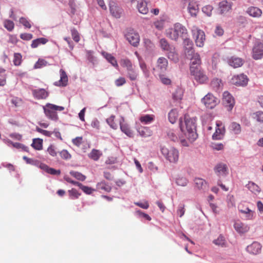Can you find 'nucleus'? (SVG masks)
Listing matches in <instances>:
<instances>
[{
	"mask_svg": "<svg viewBox=\"0 0 263 263\" xmlns=\"http://www.w3.org/2000/svg\"><path fill=\"white\" fill-rule=\"evenodd\" d=\"M196 122L195 118H190L187 115L184 116L183 120L181 118L179 119L180 130L184 134L190 142H194L198 137L196 133Z\"/></svg>",
	"mask_w": 263,
	"mask_h": 263,
	"instance_id": "1",
	"label": "nucleus"
},
{
	"mask_svg": "<svg viewBox=\"0 0 263 263\" xmlns=\"http://www.w3.org/2000/svg\"><path fill=\"white\" fill-rule=\"evenodd\" d=\"M187 34V29L182 24L176 23L173 28L166 31V35L172 40L177 41L179 37L184 38Z\"/></svg>",
	"mask_w": 263,
	"mask_h": 263,
	"instance_id": "2",
	"label": "nucleus"
},
{
	"mask_svg": "<svg viewBox=\"0 0 263 263\" xmlns=\"http://www.w3.org/2000/svg\"><path fill=\"white\" fill-rule=\"evenodd\" d=\"M43 109L46 116L49 119L56 121L59 118L56 111H62L64 109L63 106L47 103L43 106Z\"/></svg>",
	"mask_w": 263,
	"mask_h": 263,
	"instance_id": "3",
	"label": "nucleus"
},
{
	"mask_svg": "<svg viewBox=\"0 0 263 263\" xmlns=\"http://www.w3.org/2000/svg\"><path fill=\"white\" fill-rule=\"evenodd\" d=\"M162 155L171 163H176L179 159L178 151L173 147L167 148L165 146H161Z\"/></svg>",
	"mask_w": 263,
	"mask_h": 263,
	"instance_id": "4",
	"label": "nucleus"
},
{
	"mask_svg": "<svg viewBox=\"0 0 263 263\" xmlns=\"http://www.w3.org/2000/svg\"><path fill=\"white\" fill-rule=\"evenodd\" d=\"M192 32L196 45L199 47H203L205 41L204 32L196 27H194Z\"/></svg>",
	"mask_w": 263,
	"mask_h": 263,
	"instance_id": "5",
	"label": "nucleus"
},
{
	"mask_svg": "<svg viewBox=\"0 0 263 263\" xmlns=\"http://www.w3.org/2000/svg\"><path fill=\"white\" fill-rule=\"evenodd\" d=\"M263 57V43L259 41L256 42L252 48V58L256 60H260Z\"/></svg>",
	"mask_w": 263,
	"mask_h": 263,
	"instance_id": "6",
	"label": "nucleus"
},
{
	"mask_svg": "<svg viewBox=\"0 0 263 263\" xmlns=\"http://www.w3.org/2000/svg\"><path fill=\"white\" fill-rule=\"evenodd\" d=\"M201 102L207 108L212 109L217 104V101L216 98L211 93H208L202 99Z\"/></svg>",
	"mask_w": 263,
	"mask_h": 263,
	"instance_id": "7",
	"label": "nucleus"
},
{
	"mask_svg": "<svg viewBox=\"0 0 263 263\" xmlns=\"http://www.w3.org/2000/svg\"><path fill=\"white\" fill-rule=\"evenodd\" d=\"M125 37L128 42L135 47L138 46L139 43L140 37L139 34L134 31L130 30L125 34Z\"/></svg>",
	"mask_w": 263,
	"mask_h": 263,
	"instance_id": "8",
	"label": "nucleus"
},
{
	"mask_svg": "<svg viewBox=\"0 0 263 263\" xmlns=\"http://www.w3.org/2000/svg\"><path fill=\"white\" fill-rule=\"evenodd\" d=\"M222 103L227 107L228 111H231L234 105V100L228 91L223 92Z\"/></svg>",
	"mask_w": 263,
	"mask_h": 263,
	"instance_id": "9",
	"label": "nucleus"
},
{
	"mask_svg": "<svg viewBox=\"0 0 263 263\" xmlns=\"http://www.w3.org/2000/svg\"><path fill=\"white\" fill-rule=\"evenodd\" d=\"M190 72L191 74L194 77L195 79L201 83L205 82L207 80V77L203 71L200 70V68L194 69L192 67Z\"/></svg>",
	"mask_w": 263,
	"mask_h": 263,
	"instance_id": "10",
	"label": "nucleus"
},
{
	"mask_svg": "<svg viewBox=\"0 0 263 263\" xmlns=\"http://www.w3.org/2000/svg\"><path fill=\"white\" fill-rule=\"evenodd\" d=\"M248 82V79L247 76L243 73L234 76L232 79V83L238 86H246Z\"/></svg>",
	"mask_w": 263,
	"mask_h": 263,
	"instance_id": "11",
	"label": "nucleus"
},
{
	"mask_svg": "<svg viewBox=\"0 0 263 263\" xmlns=\"http://www.w3.org/2000/svg\"><path fill=\"white\" fill-rule=\"evenodd\" d=\"M234 228L239 234H242L248 232L250 230V227L240 220H237L234 222Z\"/></svg>",
	"mask_w": 263,
	"mask_h": 263,
	"instance_id": "12",
	"label": "nucleus"
},
{
	"mask_svg": "<svg viewBox=\"0 0 263 263\" xmlns=\"http://www.w3.org/2000/svg\"><path fill=\"white\" fill-rule=\"evenodd\" d=\"M109 6L110 13L112 16L116 18H120L123 12L122 9L117 6L113 1L110 2Z\"/></svg>",
	"mask_w": 263,
	"mask_h": 263,
	"instance_id": "13",
	"label": "nucleus"
},
{
	"mask_svg": "<svg viewBox=\"0 0 263 263\" xmlns=\"http://www.w3.org/2000/svg\"><path fill=\"white\" fill-rule=\"evenodd\" d=\"M216 126L217 128L216 129V131L213 135V139L215 140L221 139L224 134L225 129L223 126H222V123L220 122H216Z\"/></svg>",
	"mask_w": 263,
	"mask_h": 263,
	"instance_id": "14",
	"label": "nucleus"
},
{
	"mask_svg": "<svg viewBox=\"0 0 263 263\" xmlns=\"http://www.w3.org/2000/svg\"><path fill=\"white\" fill-rule=\"evenodd\" d=\"M261 248L260 244L256 241H254L251 245L248 246L246 250L249 253L256 255L260 252Z\"/></svg>",
	"mask_w": 263,
	"mask_h": 263,
	"instance_id": "15",
	"label": "nucleus"
},
{
	"mask_svg": "<svg viewBox=\"0 0 263 263\" xmlns=\"http://www.w3.org/2000/svg\"><path fill=\"white\" fill-rule=\"evenodd\" d=\"M33 97L37 99H45L49 95V93L45 89L39 88L32 90Z\"/></svg>",
	"mask_w": 263,
	"mask_h": 263,
	"instance_id": "16",
	"label": "nucleus"
},
{
	"mask_svg": "<svg viewBox=\"0 0 263 263\" xmlns=\"http://www.w3.org/2000/svg\"><path fill=\"white\" fill-rule=\"evenodd\" d=\"M191 60L190 63V71L192 67L194 69H197L200 68V65L201 64V59L200 55L198 53H196L194 55L189 58Z\"/></svg>",
	"mask_w": 263,
	"mask_h": 263,
	"instance_id": "17",
	"label": "nucleus"
},
{
	"mask_svg": "<svg viewBox=\"0 0 263 263\" xmlns=\"http://www.w3.org/2000/svg\"><path fill=\"white\" fill-rule=\"evenodd\" d=\"M246 13L250 16L258 18L261 16L262 11L257 7H249L246 10Z\"/></svg>",
	"mask_w": 263,
	"mask_h": 263,
	"instance_id": "18",
	"label": "nucleus"
},
{
	"mask_svg": "<svg viewBox=\"0 0 263 263\" xmlns=\"http://www.w3.org/2000/svg\"><path fill=\"white\" fill-rule=\"evenodd\" d=\"M168 61L167 59L164 57L159 58L157 62L156 68L161 72H165L167 67Z\"/></svg>",
	"mask_w": 263,
	"mask_h": 263,
	"instance_id": "19",
	"label": "nucleus"
},
{
	"mask_svg": "<svg viewBox=\"0 0 263 263\" xmlns=\"http://www.w3.org/2000/svg\"><path fill=\"white\" fill-rule=\"evenodd\" d=\"M215 172L218 176H225L228 173V167L226 164L220 163L214 168Z\"/></svg>",
	"mask_w": 263,
	"mask_h": 263,
	"instance_id": "20",
	"label": "nucleus"
},
{
	"mask_svg": "<svg viewBox=\"0 0 263 263\" xmlns=\"http://www.w3.org/2000/svg\"><path fill=\"white\" fill-rule=\"evenodd\" d=\"M60 80L59 82L54 83V85L60 86H66L67 85L68 77L66 72L62 69L60 70Z\"/></svg>",
	"mask_w": 263,
	"mask_h": 263,
	"instance_id": "21",
	"label": "nucleus"
},
{
	"mask_svg": "<svg viewBox=\"0 0 263 263\" xmlns=\"http://www.w3.org/2000/svg\"><path fill=\"white\" fill-rule=\"evenodd\" d=\"M137 8L143 14H146L148 12L147 4L144 0H137Z\"/></svg>",
	"mask_w": 263,
	"mask_h": 263,
	"instance_id": "22",
	"label": "nucleus"
},
{
	"mask_svg": "<svg viewBox=\"0 0 263 263\" xmlns=\"http://www.w3.org/2000/svg\"><path fill=\"white\" fill-rule=\"evenodd\" d=\"M232 3L227 1H222L219 3V7L221 14H224L232 8Z\"/></svg>",
	"mask_w": 263,
	"mask_h": 263,
	"instance_id": "23",
	"label": "nucleus"
},
{
	"mask_svg": "<svg viewBox=\"0 0 263 263\" xmlns=\"http://www.w3.org/2000/svg\"><path fill=\"white\" fill-rule=\"evenodd\" d=\"M166 51V56L170 60L173 61L174 63H177L179 61L178 54L174 46Z\"/></svg>",
	"mask_w": 263,
	"mask_h": 263,
	"instance_id": "24",
	"label": "nucleus"
},
{
	"mask_svg": "<svg viewBox=\"0 0 263 263\" xmlns=\"http://www.w3.org/2000/svg\"><path fill=\"white\" fill-rule=\"evenodd\" d=\"M239 211L243 215V218L246 220H252L254 218V212L248 208L239 209Z\"/></svg>",
	"mask_w": 263,
	"mask_h": 263,
	"instance_id": "25",
	"label": "nucleus"
},
{
	"mask_svg": "<svg viewBox=\"0 0 263 263\" xmlns=\"http://www.w3.org/2000/svg\"><path fill=\"white\" fill-rule=\"evenodd\" d=\"M243 60L240 58L233 57L229 60V64L234 68H238L243 65Z\"/></svg>",
	"mask_w": 263,
	"mask_h": 263,
	"instance_id": "26",
	"label": "nucleus"
},
{
	"mask_svg": "<svg viewBox=\"0 0 263 263\" xmlns=\"http://www.w3.org/2000/svg\"><path fill=\"white\" fill-rule=\"evenodd\" d=\"M122 121H124V119L122 118L120 121V129L121 131L126 135L129 137L133 136V133L132 130L129 127L128 125L127 124L122 123Z\"/></svg>",
	"mask_w": 263,
	"mask_h": 263,
	"instance_id": "27",
	"label": "nucleus"
},
{
	"mask_svg": "<svg viewBox=\"0 0 263 263\" xmlns=\"http://www.w3.org/2000/svg\"><path fill=\"white\" fill-rule=\"evenodd\" d=\"M102 54L103 57L105 58L106 60L109 62L113 66L118 67V64L115 58L113 57L111 54L103 51L102 52Z\"/></svg>",
	"mask_w": 263,
	"mask_h": 263,
	"instance_id": "28",
	"label": "nucleus"
},
{
	"mask_svg": "<svg viewBox=\"0 0 263 263\" xmlns=\"http://www.w3.org/2000/svg\"><path fill=\"white\" fill-rule=\"evenodd\" d=\"M183 94V91L182 88L177 87L172 94L173 99L176 101L182 99Z\"/></svg>",
	"mask_w": 263,
	"mask_h": 263,
	"instance_id": "29",
	"label": "nucleus"
},
{
	"mask_svg": "<svg viewBox=\"0 0 263 263\" xmlns=\"http://www.w3.org/2000/svg\"><path fill=\"white\" fill-rule=\"evenodd\" d=\"M187 9L189 12L192 16H196V14L198 12V5L195 3H189Z\"/></svg>",
	"mask_w": 263,
	"mask_h": 263,
	"instance_id": "30",
	"label": "nucleus"
},
{
	"mask_svg": "<svg viewBox=\"0 0 263 263\" xmlns=\"http://www.w3.org/2000/svg\"><path fill=\"white\" fill-rule=\"evenodd\" d=\"M74 184H77L78 186L86 194H91L95 190L92 187H88L83 185L82 183L79 182H71Z\"/></svg>",
	"mask_w": 263,
	"mask_h": 263,
	"instance_id": "31",
	"label": "nucleus"
},
{
	"mask_svg": "<svg viewBox=\"0 0 263 263\" xmlns=\"http://www.w3.org/2000/svg\"><path fill=\"white\" fill-rule=\"evenodd\" d=\"M178 118V111L176 109H172L168 114V118L169 121L174 124L176 122Z\"/></svg>",
	"mask_w": 263,
	"mask_h": 263,
	"instance_id": "32",
	"label": "nucleus"
},
{
	"mask_svg": "<svg viewBox=\"0 0 263 263\" xmlns=\"http://www.w3.org/2000/svg\"><path fill=\"white\" fill-rule=\"evenodd\" d=\"M247 186L248 189L254 194H257L260 191V187L254 182H249Z\"/></svg>",
	"mask_w": 263,
	"mask_h": 263,
	"instance_id": "33",
	"label": "nucleus"
},
{
	"mask_svg": "<svg viewBox=\"0 0 263 263\" xmlns=\"http://www.w3.org/2000/svg\"><path fill=\"white\" fill-rule=\"evenodd\" d=\"M32 146L35 149L40 151L43 148V140L40 138H35L33 140Z\"/></svg>",
	"mask_w": 263,
	"mask_h": 263,
	"instance_id": "34",
	"label": "nucleus"
},
{
	"mask_svg": "<svg viewBox=\"0 0 263 263\" xmlns=\"http://www.w3.org/2000/svg\"><path fill=\"white\" fill-rule=\"evenodd\" d=\"M41 168L45 170L48 173L52 175H59L60 174V170H56L55 169L49 168L47 165L43 163L40 164Z\"/></svg>",
	"mask_w": 263,
	"mask_h": 263,
	"instance_id": "35",
	"label": "nucleus"
},
{
	"mask_svg": "<svg viewBox=\"0 0 263 263\" xmlns=\"http://www.w3.org/2000/svg\"><path fill=\"white\" fill-rule=\"evenodd\" d=\"M127 77L131 80L135 81L138 76V72L134 67L126 70Z\"/></svg>",
	"mask_w": 263,
	"mask_h": 263,
	"instance_id": "36",
	"label": "nucleus"
},
{
	"mask_svg": "<svg viewBox=\"0 0 263 263\" xmlns=\"http://www.w3.org/2000/svg\"><path fill=\"white\" fill-rule=\"evenodd\" d=\"M101 155L102 153L100 151L95 149H93L88 155L89 157L95 161L99 160Z\"/></svg>",
	"mask_w": 263,
	"mask_h": 263,
	"instance_id": "37",
	"label": "nucleus"
},
{
	"mask_svg": "<svg viewBox=\"0 0 263 263\" xmlns=\"http://www.w3.org/2000/svg\"><path fill=\"white\" fill-rule=\"evenodd\" d=\"M166 134L168 138H169L171 140L174 142L178 140L177 132L175 130L168 129L166 131Z\"/></svg>",
	"mask_w": 263,
	"mask_h": 263,
	"instance_id": "38",
	"label": "nucleus"
},
{
	"mask_svg": "<svg viewBox=\"0 0 263 263\" xmlns=\"http://www.w3.org/2000/svg\"><path fill=\"white\" fill-rule=\"evenodd\" d=\"M138 132L141 136L143 137H147L152 135V132L147 127L140 128Z\"/></svg>",
	"mask_w": 263,
	"mask_h": 263,
	"instance_id": "39",
	"label": "nucleus"
},
{
	"mask_svg": "<svg viewBox=\"0 0 263 263\" xmlns=\"http://www.w3.org/2000/svg\"><path fill=\"white\" fill-rule=\"evenodd\" d=\"M159 43L162 49L166 51L173 47V46H171L167 40L164 38L161 39L159 41Z\"/></svg>",
	"mask_w": 263,
	"mask_h": 263,
	"instance_id": "40",
	"label": "nucleus"
},
{
	"mask_svg": "<svg viewBox=\"0 0 263 263\" xmlns=\"http://www.w3.org/2000/svg\"><path fill=\"white\" fill-rule=\"evenodd\" d=\"M165 20V17H161L160 20H158L155 22L154 23L155 27L159 30H162L164 27Z\"/></svg>",
	"mask_w": 263,
	"mask_h": 263,
	"instance_id": "41",
	"label": "nucleus"
},
{
	"mask_svg": "<svg viewBox=\"0 0 263 263\" xmlns=\"http://www.w3.org/2000/svg\"><path fill=\"white\" fill-rule=\"evenodd\" d=\"M70 174L71 176L79 181H84L86 179V177L84 175L78 172L71 171L70 172Z\"/></svg>",
	"mask_w": 263,
	"mask_h": 263,
	"instance_id": "42",
	"label": "nucleus"
},
{
	"mask_svg": "<svg viewBox=\"0 0 263 263\" xmlns=\"http://www.w3.org/2000/svg\"><path fill=\"white\" fill-rule=\"evenodd\" d=\"M230 129L235 134H239L241 132L240 124L236 122H233L230 126Z\"/></svg>",
	"mask_w": 263,
	"mask_h": 263,
	"instance_id": "43",
	"label": "nucleus"
},
{
	"mask_svg": "<svg viewBox=\"0 0 263 263\" xmlns=\"http://www.w3.org/2000/svg\"><path fill=\"white\" fill-rule=\"evenodd\" d=\"M140 120L142 123L148 124L151 123L154 120V116L153 115H146L141 116L140 118Z\"/></svg>",
	"mask_w": 263,
	"mask_h": 263,
	"instance_id": "44",
	"label": "nucleus"
},
{
	"mask_svg": "<svg viewBox=\"0 0 263 263\" xmlns=\"http://www.w3.org/2000/svg\"><path fill=\"white\" fill-rule=\"evenodd\" d=\"M4 26L8 31H12L14 29V24L12 21L6 20L4 22Z\"/></svg>",
	"mask_w": 263,
	"mask_h": 263,
	"instance_id": "45",
	"label": "nucleus"
},
{
	"mask_svg": "<svg viewBox=\"0 0 263 263\" xmlns=\"http://www.w3.org/2000/svg\"><path fill=\"white\" fill-rule=\"evenodd\" d=\"M213 243L217 246L222 247H225L226 243L224 237L221 235H220L216 239H215L213 241Z\"/></svg>",
	"mask_w": 263,
	"mask_h": 263,
	"instance_id": "46",
	"label": "nucleus"
},
{
	"mask_svg": "<svg viewBox=\"0 0 263 263\" xmlns=\"http://www.w3.org/2000/svg\"><path fill=\"white\" fill-rule=\"evenodd\" d=\"M139 65L141 69L142 70L144 76L146 78L149 77V72L148 69L147 68L146 65L145 63L142 61H139Z\"/></svg>",
	"mask_w": 263,
	"mask_h": 263,
	"instance_id": "47",
	"label": "nucleus"
},
{
	"mask_svg": "<svg viewBox=\"0 0 263 263\" xmlns=\"http://www.w3.org/2000/svg\"><path fill=\"white\" fill-rule=\"evenodd\" d=\"M87 60L93 65H95L97 63V59L93 55V52L92 51H87Z\"/></svg>",
	"mask_w": 263,
	"mask_h": 263,
	"instance_id": "48",
	"label": "nucleus"
},
{
	"mask_svg": "<svg viewBox=\"0 0 263 263\" xmlns=\"http://www.w3.org/2000/svg\"><path fill=\"white\" fill-rule=\"evenodd\" d=\"M184 53L187 58H189L196 54V53L194 52L193 47L185 46V48H184Z\"/></svg>",
	"mask_w": 263,
	"mask_h": 263,
	"instance_id": "49",
	"label": "nucleus"
},
{
	"mask_svg": "<svg viewBox=\"0 0 263 263\" xmlns=\"http://www.w3.org/2000/svg\"><path fill=\"white\" fill-rule=\"evenodd\" d=\"M68 193L70 198L71 199H77L81 195V194L79 193L76 189H71V190H69Z\"/></svg>",
	"mask_w": 263,
	"mask_h": 263,
	"instance_id": "50",
	"label": "nucleus"
},
{
	"mask_svg": "<svg viewBox=\"0 0 263 263\" xmlns=\"http://www.w3.org/2000/svg\"><path fill=\"white\" fill-rule=\"evenodd\" d=\"M253 115L254 118L256 119L257 121L263 123V111H256L253 114Z\"/></svg>",
	"mask_w": 263,
	"mask_h": 263,
	"instance_id": "51",
	"label": "nucleus"
},
{
	"mask_svg": "<svg viewBox=\"0 0 263 263\" xmlns=\"http://www.w3.org/2000/svg\"><path fill=\"white\" fill-rule=\"evenodd\" d=\"M47 62L43 59H39L34 66V68H41L47 65Z\"/></svg>",
	"mask_w": 263,
	"mask_h": 263,
	"instance_id": "52",
	"label": "nucleus"
},
{
	"mask_svg": "<svg viewBox=\"0 0 263 263\" xmlns=\"http://www.w3.org/2000/svg\"><path fill=\"white\" fill-rule=\"evenodd\" d=\"M19 22L27 28H30L31 27L30 22L25 17H21L19 20Z\"/></svg>",
	"mask_w": 263,
	"mask_h": 263,
	"instance_id": "53",
	"label": "nucleus"
},
{
	"mask_svg": "<svg viewBox=\"0 0 263 263\" xmlns=\"http://www.w3.org/2000/svg\"><path fill=\"white\" fill-rule=\"evenodd\" d=\"M7 142L12 144L14 147L17 148H22L25 151H28V148L20 143L15 142L13 143L9 140H7Z\"/></svg>",
	"mask_w": 263,
	"mask_h": 263,
	"instance_id": "54",
	"label": "nucleus"
},
{
	"mask_svg": "<svg viewBox=\"0 0 263 263\" xmlns=\"http://www.w3.org/2000/svg\"><path fill=\"white\" fill-rule=\"evenodd\" d=\"M22 55L20 53H15L14 54L13 63L15 66H18L21 63Z\"/></svg>",
	"mask_w": 263,
	"mask_h": 263,
	"instance_id": "55",
	"label": "nucleus"
},
{
	"mask_svg": "<svg viewBox=\"0 0 263 263\" xmlns=\"http://www.w3.org/2000/svg\"><path fill=\"white\" fill-rule=\"evenodd\" d=\"M23 159L26 161L27 164L36 166H37L39 164V161H38L37 160L31 158H29L26 156H24L23 157Z\"/></svg>",
	"mask_w": 263,
	"mask_h": 263,
	"instance_id": "56",
	"label": "nucleus"
},
{
	"mask_svg": "<svg viewBox=\"0 0 263 263\" xmlns=\"http://www.w3.org/2000/svg\"><path fill=\"white\" fill-rule=\"evenodd\" d=\"M71 33L73 40L78 43L80 41L79 33L78 31L75 28H72L71 29Z\"/></svg>",
	"mask_w": 263,
	"mask_h": 263,
	"instance_id": "57",
	"label": "nucleus"
},
{
	"mask_svg": "<svg viewBox=\"0 0 263 263\" xmlns=\"http://www.w3.org/2000/svg\"><path fill=\"white\" fill-rule=\"evenodd\" d=\"M212 10L213 7L211 5H207L202 8L203 12L209 16L211 15Z\"/></svg>",
	"mask_w": 263,
	"mask_h": 263,
	"instance_id": "58",
	"label": "nucleus"
},
{
	"mask_svg": "<svg viewBox=\"0 0 263 263\" xmlns=\"http://www.w3.org/2000/svg\"><path fill=\"white\" fill-rule=\"evenodd\" d=\"M123 66L126 68V70L133 67L131 61L128 59L122 60Z\"/></svg>",
	"mask_w": 263,
	"mask_h": 263,
	"instance_id": "59",
	"label": "nucleus"
},
{
	"mask_svg": "<svg viewBox=\"0 0 263 263\" xmlns=\"http://www.w3.org/2000/svg\"><path fill=\"white\" fill-rule=\"evenodd\" d=\"M98 188H101L105 191L109 192L111 190V186L105 184V182H101L98 183Z\"/></svg>",
	"mask_w": 263,
	"mask_h": 263,
	"instance_id": "60",
	"label": "nucleus"
},
{
	"mask_svg": "<svg viewBox=\"0 0 263 263\" xmlns=\"http://www.w3.org/2000/svg\"><path fill=\"white\" fill-rule=\"evenodd\" d=\"M5 70H0V86H4L6 84V77L4 74Z\"/></svg>",
	"mask_w": 263,
	"mask_h": 263,
	"instance_id": "61",
	"label": "nucleus"
},
{
	"mask_svg": "<svg viewBox=\"0 0 263 263\" xmlns=\"http://www.w3.org/2000/svg\"><path fill=\"white\" fill-rule=\"evenodd\" d=\"M212 147L216 150L220 151L223 149V145L221 143L213 142L211 144Z\"/></svg>",
	"mask_w": 263,
	"mask_h": 263,
	"instance_id": "62",
	"label": "nucleus"
},
{
	"mask_svg": "<svg viewBox=\"0 0 263 263\" xmlns=\"http://www.w3.org/2000/svg\"><path fill=\"white\" fill-rule=\"evenodd\" d=\"M161 82L165 85H169L171 83V81L170 79L166 78L163 74H160L159 76Z\"/></svg>",
	"mask_w": 263,
	"mask_h": 263,
	"instance_id": "63",
	"label": "nucleus"
},
{
	"mask_svg": "<svg viewBox=\"0 0 263 263\" xmlns=\"http://www.w3.org/2000/svg\"><path fill=\"white\" fill-rule=\"evenodd\" d=\"M61 157L66 160L69 159L71 158L70 154L68 153V152L67 150H63L60 153Z\"/></svg>",
	"mask_w": 263,
	"mask_h": 263,
	"instance_id": "64",
	"label": "nucleus"
}]
</instances>
